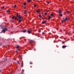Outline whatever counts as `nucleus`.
Listing matches in <instances>:
<instances>
[{
    "label": "nucleus",
    "instance_id": "1",
    "mask_svg": "<svg viewBox=\"0 0 74 74\" xmlns=\"http://www.w3.org/2000/svg\"><path fill=\"white\" fill-rule=\"evenodd\" d=\"M17 16L18 18L19 19H23V17H21V16L20 15H17Z\"/></svg>",
    "mask_w": 74,
    "mask_h": 74
},
{
    "label": "nucleus",
    "instance_id": "2",
    "mask_svg": "<svg viewBox=\"0 0 74 74\" xmlns=\"http://www.w3.org/2000/svg\"><path fill=\"white\" fill-rule=\"evenodd\" d=\"M15 47L17 49L18 51H19V49H18L19 48V46H18V45H16L15 46Z\"/></svg>",
    "mask_w": 74,
    "mask_h": 74
},
{
    "label": "nucleus",
    "instance_id": "3",
    "mask_svg": "<svg viewBox=\"0 0 74 74\" xmlns=\"http://www.w3.org/2000/svg\"><path fill=\"white\" fill-rule=\"evenodd\" d=\"M2 31H3V32H5L6 31H7V29L6 28L3 29Z\"/></svg>",
    "mask_w": 74,
    "mask_h": 74
},
{
    "label": "nucleus",
    "instance_id": "4",
    "mask_svg": "<svg viewBox=\"0 0 74 74\" xmlns=\"http://www.w3.org/2000/svg\"><path fill=\"white\" fill-rule=\"evenodd\" d=\"M27 32L29 34H30V33H32V31L28 30L27 31Z\"/></svg>",
    "mask_w": 74,
    "mask_h": 74
},
{
    "label": "nucleus",
    "instance_id": "5",
    "mask_svg": "<svg viewBox=\"0 0 74 74\" xmlns=\"http://www.w3.org/2000/svg\"><path fill=\"white\" fill-rule=\"evenodd\" d=\"M66 47H67V46L63 45L62 46V48H64V49L65 48H66Z\"/></svg>",
    "mask_w": 74,
    "mask_h": 74
},
{
    "label": "nucleus",
    "instance_id": "6",
    "mask_svg": "<svg viewBox=\"0 0 74 74\" xmlns=\"http://www.w3.org/2000/svg\"><path fill=\"white\" fill-rule=\"evenodd\" d=\"M46 23V21H42L43 24H44Z\"/></svg>",
    "mask_w": 74,
    "mask_h": 74
},
{
    "label": "nucleus",
    "instance_id": "7",
    "mask_svg": "<svg viewBox=\"0 0 74 74\" xmlns=\"http://www.w3.org/2000/svg\"><path fill=\"white\" fill-rule=\"evenodd\" d=\"M10 12V10H8L7 11V12L8 13H9V12Z\"/></svg>",
    "mask_w": 74,
    "mask_h": 74
},
{
    "label": "nucleus",
    "instance_id": "8",
    "mask_svg": "<svg viewBox=\"0 0 74 74\" xmlns=\"http://www.w3.org/2000/svg\"><path fill=\"white\" fill-rule=\"evenodd\" d=\"M68 19V18H66L64 20V21H67V20Z\"/></svg>",
    "mask_w": 74,
    "mask_h": 74
},
{
    "label": "nucleus",
    "instance_id": "9",
    "mask_svg": "<svg viewBox=\"0 0 74 74\" xmlns=\"http://www.w3.org/2000/svg\"><path fill=\"white\" fill-rule=\"evenodd\" d=\"M40 12V10H36V12L37 13H38V12Z\"/></svg>",
    "mask_w": 74,
    "mask_h": 74
},
{
    "label": "nucleus",
    "instance_id": "10",
    "mask_svg": "<svg viewBox=\"0 0 74 74\" xmlns=\"http://www.w3.org/2000/svg\"><path fill=\"white\" fill-rule=\"evenodd\" d=\"M30 43H32V42H33V41L32 40H30L29 41Z\"/></svg>",
    "mask_w": 74,
    "mask_h": 74
},
{
    "label": "nucleus",
    "instance_id": "11",
    "mask_svg": "<svg viewBox=\"0 0 74 74\" xmlns=\"http://www.w3.org/2000/svg\"><path fill=\"white\" fill-rule=\"evenodd\" d=\"M59 13H62V10H59L58 11Z\"/></svg>",
    "mask_w": 74,
    "mask_h": 74
},
{
    "label": "nucleus",
    "instance_id": "12",
    "mask_svg": "<svg viewBox=\"0 0 74 74\" xmlns=\"http://www.w3.org/2000/svg\"><path fill=\"white\" fill-rule=\"evenodd\" d=\"M49 19H51L52 18V17L51 16H49Z\"/></svg>",
    "mask_w": 74,
    "mask_h": 74
},
{
    "label": "nucleus",
    "instance_id": "13",
    "mask_svg": "<svg viewBox=\"0 0 74 74\" xmlns=\"http://www.w3.org/2000/svg\"><path fill=\"white\" fill-rule=\"evenodd\" d=\"M27 11L26 10L25 11V12H24V14H27Z\"/></svg>",
    "mask_w": 74,
    "mask_h": 74
},
{
    "label": "nucleus",
    "instance_id": "14",
    "mask_svg": "<svg viewBox=\"0 0 74 74\" xmlns=\"http://www.w3.org/2000/svg\"><path fill=\"white\" fill-rule=\"evenodd\" d=\"M51 16H53V13H51Z\"/></svg>",
    "mask_w": 74,
    "mask_h": 74
},
{
    "label": "nucleus",
    "instance_id": "15",
    "mask_svg": "<svg viewBox=\"0 0 74 74\" xmlns=\"http://www.w3.org/2000/svg\"><path fill=\"white\" fill-rule=\"evenodd\" d=\"M59 16H63V15L62 14H59Z\"/></svg>",
    "mask_w": 74,
    "mask_h": 74
},
{
    "label": "nucleus",
    "instance_id": "16",
    "mask_svg": "<svg viewBox=\"0 0 74 74\" xmlns=\"http://www.w3.org/2000/svg\"><path fill=\"white\" fill-rule=\"evenodd\" d=\"M30 1H31V0H28L27 1L28 3H29V2H30Z\"/></svg>",
    "mask_w": 74,
    "mask_h": 74
},
{
    "label": "nucleus",
    "instance_id": "17",
    "mask_svg": "<svg viewBox=\"0 0 74 74\" xmlns=\"http://www.w3.org/2000/svg\"><path fill=\"white\" fill-rule=\"evenodd\" d=\"M26 32V30H24L23 31V32Z\"/></svg>",
    "mask_w": 74,
    "mask_h": 74
},
{
    "label": "nucleus",
    "instance_id": "18",
    "mask_svg": "<svg viewBox=\"0 0 74 74\" xmlns=\"http://www.w3.org/2000/svg\"><path fill=\"white\" fill-rule=\"evenodd\" d=\"M19 22H22V20H20L18 21Z\"/></svg>",
    "mask_w": 74,
    "mask_h": 74
},
{
    "label": "nucleus",
    "instance_id": "19",
    "mask_svg": "<svg viewBox=\"0 0 74 74\" xmlns=\"http://www.w3.org/2000/svg\"><path fill=\"white\" fill-rule=\"evenodd\" d=\"M15 18V16H13V17H12V19H13L14 18Z\"/></svg>",
    "mask_w": 74,
    "mask_h": 74
},
{
    "label": "nucleus",
    "instance_id": "20",
    "mask_svg": "<svg viewBox=\"0 0 74 74\" xmlns=\"http://www.w3.org/2000/svg\"><path fill=\"white\" fill-rule=\"evenodd\" d=\"M39 17H40V18H41V15H39Z\"/></svg>",
    "mask_w": 74,
    "mask_h": 74
},
{
    "label": "nucleus",
    "instance_id": "21",
    "mask_svg": "<svg viewBox=\"0 0 74 74\" xmlns=\"http://www.w3.org/2000/svg\"><path fill=\"white\" fill-rule=\"evenodd\" d=\"M34 7H37V5H34Z\"/></svg>",
    "mask_w": 74,
    "mask_h": 74
},
{
    "label": "nucleus",
    "instance_id": "22",
    "mask_svg": "<svg viewBox=\"0 0 74 74\" xmlns=\"http://www.w3.org/2000/svg\"><path fill=\"white\" fill-rule=\"evenodd\" d=\"M4 8V6H3V7H2L1 8V9H3V8Z\"/></svg>",
    "mask_w": 74,
    "mask_h": 74
},
{
    "label": "nucleus",
    "instance_id": "23",
    "mask_svg": "<svg viewBox=\"0 0 74 74\" xmlns=\"http://www.w3.org/2000/svg\"><path fill=\"white\" fill-rule=\"evenodd\" d=\"M26 3H24V5H26Z\"/></svg>",
    "mask_w": 74,
    "mask_h": 74
},
{
    "label": "nucleus",
    "instance_id": "24",
    "mask_svg": "<svg viewBox=\"0 0 74 74\" xmlns=\"http://www.w3.org/2000/svg\"><path fill=\"white\" fill-rule=\"evenodd\" d=\"M17 19V17H16L15 18V20H16Z\"/></svg>",
    "mask_w": 74,
    "mask_h": 74
},
{
    "label": "nucleus",
    "instance_id": "25",
    "mask_svg": "<svg viewBox=\"0 0 74 74\" xmlns=\"http://www.w3.org/2000/svg\"><path fill=\"white\" fill-rule=\"evenodd\" d=\"M14 7H16V5H15Z\"/></svg>",
    "mask_w": 74,
    "mask_h": 74
},
{
    "label": "nucleus",
    "instance_id": "26",
    "mask_svg": "<svg viewBox=\"0 0 74 74\" xmlns=\"http://www.w3.org/2000/svg\"><path fill=\"white\" fill-rule=\"evenodd\" d=\"M66 13H69V11H67L66 12Z\"/></svg>",
    "mask_w": 74,
    "mask_h": 74
},
{
    "label": "nucleus",
    "instance_id": "27",
    "mask_svg": "<svg viewBox=\"0 0 74 74\" xmlns=\"http://www.w3.org/2000/svg\"><path fill=\"white\" fill-rule=\"evenodd\" d=\"M47 4H49V1L47 2Z\"/></svg>",
    "mask_w": 74,
    "mask_h": 74
},
{
    "label": "nucleus",
    "instance_id": "28",
    "mask_svg": "<svg viewBox=\"0 0 74 74\" xmlns=\"http://www.w3.org/2000/svg\"><path fill=\"white\" fill-rule=\"evenodd\" d=\"M17 62L18 64H19V62L18 61H17Z\"/></svg>",
    "mask_w": 74,
    "mask_h": 74
},
{
    "label": "nucleus",
    "instance_id": "29",
    "mask_svg": "<svg viewBox=\"0 0 74 74\" xmlns=\"http://www.w3.org/2000/svg\"><path fill=\"white\" fill-rule=\"evenodd\" d=\"M45 15H47V13H45Z\"/></svg>",
    "mask_w": 74,
    "mask_h": 74
},
{
    "label": "nucleus",
    "instance_id": "30",
    "mask_svg": "<svg viewBox=\"0 0 74 74\" xmlns=\"http://www.w3.org/2000/svg\"><path fill=\"white\" fill-rule=\"evenodd\" d=\"M64 42H62V44H64Z\"/></svg>",
    "mask_w": 74,
    "mask_h": 74
},
{
    "label": "nucleus",
    "instance_id": "31",
    "mask_svg": "<svg viewBox=\"0 0 74 74\" xmlns=\"http://www.w3.org/2000/svg\"><path fill=\"white\" fill-rule=\"evenodd\" d=\"M30 64H32V62H30Z\"/></svg>",
    "mask_w": 74,
    "mask_h": 74
},
{
    "label": "nucleus",
    "instance_id": "32",
    "mask_svg": "<svg viewBox=\"0 0 74 74\" xmlns=\"http://www.w3.org/2000/svg\"><path fill=\"white\" fill-rule=\"evenodd\" d=\"M26 7H25L24 8L25 9H26Z\"/></svg>",
    "mask_w": 74,
    "mask_h": 74
},
{
    "label": "nucleus",
    "instance_id": "33",
    "mask_svg": "<svg viewBox=\"0 0 74 74\" xmlns=\"http://www.w3.org/2000/svg\"><path fill=\"white\" fill-rule=\"evenodd\" d=\"M49 10H47V12H49Z\"/></svg>",
    "mask_w": 74,
    "mask_h": 74
},
{
    "label": "nucleus",
    "instance_id": "34",
    "mask_svg": "<svg viewBox=\"0 0 74 74\" xmlns=\"http://www.w3.org/2000/svg\"><path fill=\"white\" fill-rule=\"evenodd\" d=\"M63 21L64 22V21H62V22H63Z\"/></svg>",
    "mask_w": 74,
    "mask_h": 74
},
{
    "label": "nucleus",
    "instance_id": "35",
    "mask_svg": "<svg viewBox=\"0 0 74 74\" xmlns=\"http://www.w3.org/2000/svg\"><path fill=\"white\" fill-rule=\"evenodd\" d=\"M1 27H2V25H1Z\"/></svg>",
    "mask_w": 74,
    "mask_h": 74
},
{
    "label": "nucleus",
    "instance_id": "36",
    "mask_svg": "<svg viewBox=\"0 0 74 74\" xmlns=\"http://www.w3.org/2000/svg\"><path fill=\"white\" fill-rule=\"evenodd\" d=\"M1 33H3V32H1Z\"/></svg>",
    "mask_w": 74,
    "mask_h": 74
}]
</instances>
